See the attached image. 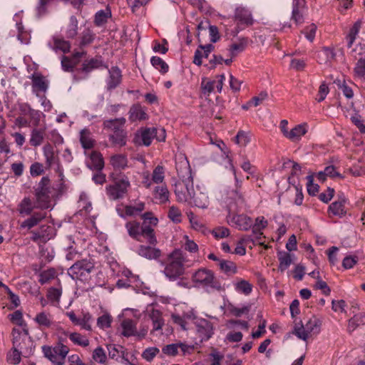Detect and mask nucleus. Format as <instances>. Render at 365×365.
<instances>
[{"instance_id":"obj_1","label":"nucleus","mask_w":365,"mask_h":365,"mask_svg":"<svg viewBox=\"0 0 365 365\" xmlns=\"http://www.w3.org/2000/svg\"><path fill=\"white\" fill-rule=\"evenodd\" d=\"M227 210L228 215L227 220L230 225L239 230L247 231L252 226V220L246 215L235 214L237 211L242 209L245 205V201L242 195L237 190H232L227 193Z\"/></svg>"},{"instance_id":"obj_2","label":"nucleus","mask_w":365,"mask_h":365,"mask_svg":"<svg viewBox=\"0 0 365 365\" xmlns=\"http://www.w3.org/2000/svg\"><path fill=\"white\" fill-rule=\"evenodd\" d=\"M150 213H145L143 215L144 222L143 225L133 222H128L125 225L128 232L130 237L139 241L144 239L150 245L156 243V238L151 226H155L158 220L152 217Z\"/></svg>"},{"instance_id":"obj_3","label":"nucleus","mask_w":365,"mask_h":365,"mask_svg":"<svg viewBox=\"0 0 365 365\" xmlns=\"http://www.w3.org/2000/svg\"><path fill=\"white\" fill-rule=\"evenodd\" d=\"M185 256L179 250L173 251L168 257L163 270L165 276L170 281L176 280L185 272Z\"/></svg>"},{"instance_id":"obj_4","label":"nucleus","mask_w":365,"mask_h":365,"mask_svg":"<svg viewBox=\"0 0 365 365\" xmlns=\"http://www.w3.org/2000/svg\"><path fill=\"white\" fill-rule=\"evenodd\" d=\"M13 348L23 352V356L28 357L31 355L34 350V342L26 329H20L14 328L12 331Z\"/></svg>"},{"instance_id":"obj_5","label":"nucleus","mask_w":365,"mask_h":365,"mask_svg":"<svg viewBox=\"0 0 365 365\" xmlns=\"http://www.w3.org/2000/svg\"><path fill=\"white\" fill-rule=\"evenodd\" d=\"M165 130L163 128H145L135 134L134 142L138 145L149 146L154 138L159 142H163L165 141Z\"/></svg>"},{"instance_id":"obj_6","label":"nucleus","mask_w":365,"mask_h":365,"mask_svg":"<svg viewBox=\"0 0 365 365\" xmlns=\"http://www.w3.org/2000/svg\"><path fill=\"white\" fill-rule=\"evenodd\" d=\"M193 179L178 180L175 184V194L179 202L192 204L194 193Z\"/></svg>"},{"instance_id":"obj_7","label":"nucleus","mask_w":365,"mask_h":365,"mask_svg":"<svg viewBox=\"0 0 365 365\" xmlns=\"http://www.w3.org/2000/svg\"><path fill=\"white\" fill-rule=\"evenodd\" d=\"M49 180L43 178L36 189V207L41 209H48L51 207V199L48 187Z\"/></svg>"},{"instance_id":"obj_8","label":"nucleus","mask_w":365,"mask_h":365,"mask_svg":"<svg viewBox=\"0 0 365 365\" xmlns=\"http://www.w3.org/2000/svg\"><path fill=\"white\" fill-rule=\"evenodd\" d=\"M42 350L44 356L54 365H63L69 348L63 344H58L54 347L43 346Z\"/></svg>"},{"instance_id":"obj_9","label":"nucleus","mask_w":365,"mask_h":365,"mask_svg":"<svg viewBox=\"0 0 365 365\" xmlns=\"http://www.w3.org/2000/svg\"><path fill=\"white\" fill-rule=\"evenodd\" d=\"M130 186L128 178L123 175L115 181L114 184L106 187V194L109 199L115 200L123 198Z\"/></svg>"},{"instance_id":"obj_10","label":"nucleus","mask_w":365,"mask_h":365,"mask_svg":"<svg viewBox=\"0 0 365 365\" xmlns=\"http://www.w3.org/2000/svg\"><path fill=\"white\" fill-rule=\"evenodd\" d=\"M192 282L197 287L202 288H217V283L214 273L205 268L199 269L192 277Z\"/></svg>"},{"instance_id":"obj_11","label":"nucleus","mask_w":365,"mask_h":365,"mask_svg":"<svg viewBox=\"0 0 365 365\" xmlns=\"http://www.w3.org/2000/svg\"><path fill=\"white\" fill-rule=\"evenodd\" d=\"M42 151L46 167L53 168L61 176L63 175V168L58 158L60 149L55 148L52 145L48 143L42 148Z\"/></svg>"},{"instance_id":"obj_12","label":"nucleus","mask_w":365,"mask_h":365,"mask_svg":"<svg viewBox=\"0 0 365 365\" xmlns=\"http://www.w3.org/2000/svg\"><path fill=\"white\" fill-rule=\"evenodd\" d=\"M117 276L121 277L116 282L118 288H126L128 287H140L142 282L138 276L134 275L129 269L123 267L117 272Z\"/></svg>"},{"instance_id":"obj_13","label":"nucleus","mask_w":365,"mask_h":365,"mask_svg":"<svg viewBox=\"0 0 365 365\" xmlns=\"http://www.w3.org/2000/svg\"><path fill=\"white\" fill-rule=\"evenodd\" d=\"M175 168L178 180L193 179L190 163L184 153H179L175 155Z\"/></svg>"},{"instance_id":"obj_14","label":"nucleus","mask_w":365,"mask_h":365,"mask_svg":"<svg viewBox=\"0 0 365 365\" xmlns=\"http://www.w3.org/2000/svg\"><path fill=\"white\" fill-rule=\"evenodd\" d=\"M194 347L186 343H175L165 345L163 347V353L168 356H175L178 355H185L191 353Z\"/></svg>"},{"instance_id":"obj_15","label":"nucleus","mask_w":365,"mask_h":365,"mask_svg":"<svg viewBox=\"0 0 365 365\" xmlns=\"http://www.w3.org/2000/svg\"><path fill=\"white\" fill-rule=\"evenodd\" d=\"M66 315L74 325L79 326L81 329L86 331H91L93 319L88 312L82 313V314L78 317L71 311L66 312Z\"/></svg>"},{"instance_id":"obj_16","label":"nucleus","mask_w":365,"mask_h":365,"mask_svg":"<svg viewBox=\"0 0 365 365\" xmlns=\"http://www.w3.org/2000/svg\"><path fill=\"white\" fill-rule=\"evenodd\" d=\"M92 268L93 265L90 262L78 261L68 269V273L72 279H78L89 274Z\"/></svg>"},{"instance_id":"obj_17","label":"nucleus","mask_w":365,"mask_h":365,"mask_svg":"<svg viewBox=\"0 0 365 365\" xmlns=\"http://www.w3.org/2000/svg\"><path fill=\"white\" fill-rule=\"evenodd\" d=\"M195 324L197 327V331L201 338V341L209 339L213 334V326L207 320L205 319H194Z\"/></svg>"},{"instance_id":"obj_18","label":"nucleus","mask_w":365,"mask_h":365,"mask_svg":"<svg viewBox=\"0 0 365 365\" xmlns=\"http://www.w3.org/2000/svg\"><path fill=\"white\" fill-rule=\"evenodd\" d=\"M193 198L192 199V204L201 209H206L208 207L210 204V199L207 195V192L205 187H197V191L194 190L192 193Z\"/></svg>"},{"instance_id":"obj_19","label":"nucleus","mask_w":365,"mask_h":365,"mask_svg":"<svg viewBox=\"0 0 365 365\" xmlns=\"http://www.w3.org/2000/svg\"><path fill=\"white\" fill-rule=\"evenodd\" d=\"M358 51V54L361 56L355 67H354V73L355 75L359 78L365 77V46L361 44H358L355 48L351 50V53H356Z\"/></svg>"},{"instance_id":"obj_20","label":"nucleus","mask_w":365,"mask_h":365,"mask_svg":"<svg viewBox=\"0 0 365 365\" xmlns=\"http://www.w3.org/2000/svg\"><path fill=\"white\" fill-rule=\"evenodd\" d=\"M31 79L32 81L33 92L37 96H39V92L45 93L48 87V81L46 78L39 73H34L31 75Z\"/></svg>"},{"instance_id":"obj_21","label":"nucleus","mask_w":365,"mask_h":365,"mask_svg":"<svg viewBox=\"0 0 365 365\" xmlns=\"http://www.w3.org/2000/svg\"><path fill=\"white\" fill-rule=\"evenodd\" d=\"M235 20L241 25H251L253 22L251 11L242 6H238L235 8Z\"/></svg>"},{"instance_id":"obj_22","label":"nucleus","mask_w":365,"mask_h":365,"mask_svg":"<svg viewBox=\"0 0 365 365\" xmlns=\"http://www.w3.org/2000/svg\"><path fill=\"white\" fill-rule=\"evenodd\" d=\"M128 115V118L131 122L145 120L148 118L147 109L138 103L130 107Z\"/></svg>"},{"instance_id":"obj_23","label":"nucleus","mask_w":365,"mask_h":365,"mask_svg":"<svg viewBox=\"0 0 365 365\" xmlns=\"http://www.w3.org/2000/svg\"><path fill=\"white\" fill-rule=\"evenodd\" d=\"M143 210V203H140L136 206H123L121 205L116 207L118 215L123 218L139 215Z\"/></svg>"},{"instance_id":"obj_24","label":"nucleus","mask_w":365,"mask_h":365,"mask_svg":"<svg viewBox=\"0 0 365 365\" xmlns=\"http://www.w3.org/2000/svg\"><path fill=\"white\" fill-rule=\"evenodd\" d=\"M48 46L56 53H67L71 48V45L68 41L56 36H53L48 42Z\"/></svg>"},{"instance_id":"obj_25","label":"nucleus","mask_w":365,"mask_h":365,"mask_svg":"<svg viewBox=\"0 0 365 365\" xmlns=\"http://www.w3.org/2000/svg\"><path fill=\"white\" fill-rule=\"evenodd\" d=\"M345 204L346 200L344 197L340 198L338 200L333 202L329 206L328 212L329 216H335L339 218L344 217L346 212Z\"/></svg>"},{"instance_id":"obj_26","label":"nucleus","mask_w":365,"mask_h":365,"mask_svg":"<svg viewBox=\"0 0 365 365\" xmlns=\"http://www.w3.org/2000/svg\"><path fill=\"white\" fill-rule=\"evenodd\" d=\"M86 165L91 170H102L104 160L102 155L96 151H92L86 159Z\"/></svg>"},{"instance_id":"obj_27","label":"nucleus","mask_w":365,"mask_h":365,"mask_svg":"<svg viewBox=\"0 0 365 365\" xmlns=\"http://www.w3.org/2000/svg\"><path fill=\"white\" fill-rule=\"evenodd\" d=\"M305 0H294L292 13V19L297 24H302L304 21L303 13L304 11Z\"/></svg>"},{"instance_id":"obj_28","label":"nucleus","mask_w":365,"mask_h":365,"mask_svg":"<svg viewBox=\"0 0 365 365\" xmlns=\"http://www.w3.org/2000/svg\"><path fill=\"white\" fill-rule=\"evenodd\" d=\"M153 195L156 203L165 204L169 201L170 192L165 185L156 186L153 190Z\"/></svg>"},{"instance_id":"obj_29","label":"nucleus","mask_w":365,"mask_h":365,"mask_svg":"<svg viewBox=\"0 0 365 365\" xmlns=\"http://www.w3.org/2000/svg\"><path fill=\"white\" fill-rule=\"evenodd\" d=\"M327 177L332 179L344 178L343 175L336 171V168L334 165L327 166L324 170L319 171L316 175L317 179L322 182H324Z\"/></svg>"},{"instance_id":"obj_30","label":"nucleus","mask_w":365,"mask_h":365,"mask_svg":"<svg viewBox=\"0 0 365 365\" xmlns=\"http://www.w3.org/2000/svg\"><path fill=\"white\" fill-rule=\"evenodd\" d=\"M308 131V125L307 123H302L294 127L289 133H287V138L292 142H298L301 140Z\"/></svg>"},{"instance_id":"obj_31","label":"nucleus","mask_w":365,"mask_h":365,"mask_svg":"<svg viewBox=\"0 0 365 365\" xmlns=\"http://www.w3.org/2000/svg\"><path fill=\"white\" fill-rule=\"evenodd\" d=\"M32 240L37 241H46L53 237V227L51 226L43 225L40 227L38 231L32 232Z\"/></svg>"},{"instance_id":"obj_32","label":"nucleus","mask_w":365,"mask_h":365,"mask_svg":"<svg viewBox=\"0 0 365 365\" xmlns=\"http://www.w3.org/2000/svg\"><path fill=\"white\" fill-rule=\"evenodd\" d=\"M109 76L107 79V86L109 89L115 88L121 81V71L116 67H112L109 71Z\"/></svg>"},{"instance_id":"obj_33","label":"nucleus","mask_w":365,"mask_h":365,"mask_svg":"<svg viewBox=\"0 0 365 365\" xmlns=\"http://www.w3.org/2000/svg\"><path fill=\"white\" fill-rule=\"evenodd\" d=\"M121 327L123 329V334L125 336H143L145 334L146 331H144L142 334H138L136 331L135 323L132 319H124L122 322Z\"/></svg>"},{"instance_id":"obj_34","label":"nucleus","mask_w":365,"mask_h":365,"mask_svg":"<svg viewBox=\"0 0 365 365\" xmlns=\"http://www.w3.org/2000/svg\"><path fill=\"white\" fill-rule=\"evenodd\" d=\"M195 319V314L192 309L189 310L187 312H185L182 316L177 314H172V319L173 322L179 324L183 329H186V321H191Z\"/></svg>"},{"instance_id":"obj_35","label":"nucleus","mask_w":365,"mask_h":365,"mask_svg":"<svg viewBox=\"0 0 365 365\" xmlns=\"http://www.w3.org/2000/svg\"><path fill=\"white\" fill-rule=\"evenodd\" d=\"M137 253L148 259H157L160 255V252L158 249H155L150 246L141 245L137 250Z\"/></svg>"},{"instance_id":"obj_36","label":"nucleus","mask_w":365,"mask_h":365,"mask_svg":"<svg viewBox=\"0 0 365 365\" xmlns=\"http://www.w3.org/2000/svg\"><path fill=\"white\" fill-rule=\"evenodd\" d=\"M125 118H120L113 120H107L103 122L104 128L110 130L113 133L124 130Z\"/></svg>"},{"instance_id":"obj_37","label":"nucleus","mask_w":365,"mask_h":365,"mask_svg":"<svg viewBox=\"0 0 365 365\" xmlns=\"http://www.w3.org/2000/svg\"><path fill=\"white\" fill-rule=\"evenodd\" d=\"M68 336L75 345L85 348L90 344L89 339L86 335H83L79 332H70L68 334Z\"/></svg>"},{"instance_id":"obj_38","label":"nucleus","mask_w":365,"mask_h":365,"mask_svg":"<svg viewBox=\"0 0 365 365\" xmlns=\"http://www.w3.org/2000/svg\"><path fill=\"white\" fill-rule=\"evenodd\" d=\"M110 163L115 170L125 169L128 165V158L125 155L116 154L110 158Z\"/></svg>"},{"instance_id":"obj_39","label":"nucleus","mask_w":365,"mask_h":365,"mask_svg":"<svg viewBox=\"0 0 365 365\" xmlns=\"http://www.w3.org/2000/svg\"><path fill=\"white\" fill-rule=\"evenodd\" d=\"M235 290L240 294L248 296L252 292V285L247 280L240 279L233 283Z\"/></svg>"},{"instance_id":"obj_40","label":"nucleus","mask_w":365,"mask_h":365,"mask_svg":"<svg viewBox=\"0 0 365 365\" xmlns=\"http://www.w3.org/2000/svg\"><path fill=\"white\" fill-rule=\"evenodd\" d=\"M83 55V53L76 52L73 54L71 59L68 57L63 56L61 58V66L63 71H71L75 65L78 63L79 58Z\"/></svg>"},{"instance_id":"obj_41","label":"nucleus","mask_w":365,"mask_h":365,"mask_svg":"<svg viewBox=\"0 0 365 365\" xmlns=\"http://www.w3.org/2000/svg\"><path fill=\"white\" fill-rule=\"evenodd\" d=\"M109 140L113 145L123 147L127 143V132L124 130L113 133L109 135Z\"/></svg>"},{"instance_id":"obj_42","label":"nucleus","mask_w":365,"mask_h":365,"mask_svg":"<svg viewBox=\"0 0 365 365\" xmlns=\"http://www.w3.org/2000/svg\"><path fill=\"white\" fill-rule=\"evenodd\" d=\"M218 267L221 272L228 276L235 274L237 272L236 264L230 260L222 259V261H220Z\"/></svg>"},{"instance_id":"obj_43","label":"nucleus","mask_w":365,"mask_h":365,"mask_svg":"<svg viewBox=\"0 0 365 365\" xmlns=\"http://www.w3.org/2000/svg\"><path fill=\"white\" fill-rule=\"evenodd\" d=\"M361 26V21L359 20L356 21L352 26V27L350 29L348 34L346 36L348 48H351V46H353V43L355 41L359 33Z\"/></svg>"},{"instance_id":"obj_44","label":"nucleus","mask_w":365,"mask_h":365,"mask_svg":"<svg viewBox=\"0 0 365 365\" xmlns=\"http://www.w3.org/2000/svg\"><path fill=\"white\" fill-rule=\"evenodd\" d=\"M78 34V20L74 16L69 19V23L64 31V35L68 38H74Z\"/></svg>"},{"instance_id":"obj_45","label":"nucleus","mask_w":365,"mask_h":365,"mask_svg":"<svg viewBox=\"0 0 365 365\" xmlns=\"http://www.w3.org/2000/svg\"><path fill=\"white\" fill-rule=\"evenodd\" d=\"M34 320L40 327L44 328L50 327L53 322L51 314L44 312L37 314Z\"/></svg>"},{"instance_id":"obj_46","label":"nucleus","mask_w":365,"mask_h":365,"mask_svg":"<svg viewBox=\"0 0 365 365\" xmlns=\"http://www.w3.org/2000/svg\"><path fill=\"white\" fill-rule=\"evenodd\" d=\"M62 294V288L59 284L58 287H51L47 293V298L53 306H58Z\"/></svg>"},{"instance_id":"obj_47","label":"nucleus","mask_w":365,"mask_h":365,"mask_svg":"<svg viewBox=\"0 0 365 365\" xmlns=\"http://www.w3.org/2000/svg\"><path fill=\"white\" fill-rule=\"evenodd\" d=\"M80 141L85 149L91 148L94 145V140L88 129H83L80 133Z\"/></svg>"},{"instance_id":"obj_48","label":"nucleus","mask_w":365,"mask_h":365,"mask_svg":"<svg viewBox=\"0 0 365 365\" xmlns=\"http://www.w3.org/2000/svg\"><path fill=\"white\" fill-rule=\"evenodd\" d=\"M45 217V214L35 213L31 217L24 220L21 223V227L22 228L31 229L37 225Z\"/></svg>"},{"instance_id":"obj_49","label":"nucleus","mask_w":365,"mask_h":365,"mask_svg":"<svg viewBox=\"0 0 365 365\" xmlns=\"http://www.w3.org/2000/svg\"><path fill=\"white\" fill-rule=\"evenodd\" d=\"M35 207L36 204L30 198L24 197L19 205V212L21 215H29Z\"/></svg>"},{"instance_id":"obj_50","label":"nucleus","mask_w":365,"mask_h":365,"mask_svg":"<svg viewBox=\"0 0 365 365\" xmlns=\"http://www.w3.org/2000/svg\"><path fill=\"white\" fill-rule=\"evenodd\" d=\"M304 326L306 331H307L309 335L312 334H317L320 331L321 322L317 317H312L309 319Z\"/></svg>"},{"instance_id":"obj_51","label":"nucleus","mask_w":365,"mask_h":365,"mask_svg":"<svg viewBox=\"0 0 365 365\" xmlns=\"http://www.w3.org/2000/svg\"><path fill=\"white\" fill-rule=\"evenodd\" d=\"M293 334L299 339L307 341L309 334L306 331L305 326L302 322H296L294 326Z\"/></svg>"},{"instance_id":"obj_52","label":"nucleus","mask_w":365,"mask_h":365,"mask_svg":"<svg viewBox=\"0 0 365 365\" xmlns=\"http://www.w3.org/2000/svg\"><path fill=\"white\" fill-rule=\"evenodd\" d=\"M150 63L155 69L158 70L163 74L168 71V65L158 56H153L150 59Z\"/></svg>"},{"instance_id":"obj_53","label":"nucleus","mask_w":365,"mask_h":365,"mask_svg":"<svg viewBox=\"0 0 365 365\" xmlns=\"http://www.w3.org/2000/svg\"><path fill=\"white\" fill-rule=\"evenodd\" d=\"M268 225L267 220L263 216L257 217L255 219V222L252 223V231L257 236L262 235V230L264 229Z\"/></svg>"},{"instance_id":"obj_54","label":"nucleus","mask_w":365,"mask_h":365,"mask_svg":"<svg viewBox=\"0 0 365 365\" xmlns=\"http://www.w3.org/2000/svg\"><path fill=\"white\" fill-rule=\"evenodd\" d=\"M278 259L279 262V269L281 272L285 271L292 264L291 255L287 252H279Z\"/></svg>"},{"instance_id":"obj_55","label":"nucleus","mask_w":365,"mask_h":365,"mask_svg":"<svg viewBox=\"0 0 365 365\" xmlns=\"http://www.w3.org/2000/svg\"><path fill=\"white\" fill-rule=\"evenodd\" d=\"M10 321L19 327V329H26V324L23 319V314L20 310H16L8 316Z\"/></svg>"},{"instance_id":"obj_56","label":"nucleus","mask_w":365,"mask_h":365,"mask_svg":"<svg viewBox=\"0 0 365 365\" xmlns=\"http://www.w3.org/2000/svg\"><path fill=\"white\" fill-rule=\"evenodd\" d=\"M44 138V133L39 129H33L31 133L30 143L32 146L37 147L40 145Z\"/></svg>"},{"instance_id":"obj_57","label":"nucleus","mask_w":365,"mask_h":365,"mask_svg":"<svg viewBox=\"0 0 365 365\" xmlns=\"http://www.w3.org/2000/svg\"><path fill=\"white\" fill-rule=\"evenodd\" d=\"M165 180V168L158 165L156 166L152 173V181L155 184H160Z\"/></svg>"},{"instance_id":"obj_58","label":"nucleus","mask_w":365,"mask_h":365,"mask_svg":"<svg viewBox=\"0 0 365 365\" xmlns=\"http://www.w3.org/2000/svg\"><path fill=\"white\" fill-rule=\"evenodd\" d=\"M111 16V11L108 8L98 11L95 16V23L98 26L103 25Z\"/></svg>"},{"instance_id":"obj_59","label":"nucleus","mask_w":365,"mask_h":365,"mask_svg":"<svg viewBox=\"0 0 365 365\" xmlns=\"http://www.w3.org/2000/svg\"><path fill=\"white\" fill-rule=\"evenodd\" d=\"M182 246L190 252H197L198 250L197 245L186 235L182 236L181 240Z\"/></svg>"},{"instance_id":"obj_60","label":"nucleus","mask_w":365,"mask_h":365,"mask_svg":"<svg viewBox=\"0 0 365 365\" xmlns=\"http://www.w3.org/2000/svg\"><path fill=\"white\" fill-rule=\"evenodd\" d=\"M19 19H20V15L19 14H16L14 19L16 21V29L18 30V39L22 43H28L29 40L27 38V34L24 31V27L21 24V22H19Z\"/></svg>"},{"instance_id":"obj_61","label":"nucleus","mask_w":365,"mask_h":365,"mask_svg":"<svg viewBox=\"0 0 365 365\" xmlns=\"http://www.w3.org/2000/svg\"><path fill=\"white\" fill-rule=\"evenodd\" d=\"M56 276L55 269L50 268L46 270L42 271L39 274V282L41 284L48 282L50 280L54 279Z\"/></svg>"},{"instance_id":"obj_62","label":"nucleus","mask_w":365,"mask_h":365,"mask_svg":"<svg viewBox=\"0 0 365 365\" xmlns=\"http://www.w3.org/2000/svg\"><path fill=\"white\" fill-rule=\"evenodd\" d=\"M78 207L81 208L80 211H85L86 213H89L92 210V205L88 200V196L86 193H81L78 200Z\"/></svg>"},{"instance_id":"obj_63","label":"nucleus","mask_w":365,"mask_h":365,"mask_svg":"<svg viewBox=\"0 0 365 365\" xmlns=\"http://www.w3.org/2000/svg\"><path fill=\"white\" fill-rule=\"evenodd\" d=\"M92 358L96 362L99 364L106 363L107 359L106 352L101 346H98L93 350Z\"/></svg>"},{"instance_id":"obj_64","label":"nucleus","mask_w":365,"mask_h":365,"mask_svg":"<svg viewBox=\"0 0 365 365\" xmlns=\"http://www.w3.org/2000/svg\"><path fill=\"white\" fill-rule=\"evenodd\" d=\"M202 93L205 96H210L215 91V82L207 78H202L201 82Z\"/></svg>"}]
</instances>
